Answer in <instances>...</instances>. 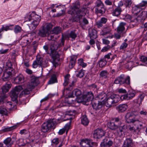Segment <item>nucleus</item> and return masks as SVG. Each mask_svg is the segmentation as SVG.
Here are the masks:
<instances>
[{"mask_svg":"<svg viewBox=\"0 0 147 147\" xmlns=\"http://www.w3.org/2000/svg\"><path fill=\"white\" fill-rule=\"evenodd\" d=\"M50 49L51 51L56 50L59 48L58 42L55 40H52L50 42Z\"/></svg>","mask_w":147,"mask_h":147,"instance_id":"26","label":"nucleus"},{"mask_svg":"<svg viewBox=\"0 0 147 147\" xmlns=\"http://www.w3.org/2000/svg\"><path fill=\"white\" fill-rule=\"evenodd\" d=\"M57 79L56 76L55 75H53L51 77L50 80L48 81V84H51L56 82H57Z\"/></svg>","mask_w":147,"mask_h":147,"instance_id":"39","label":"nucleus"},{"mask_svg":"<svg viewBox=\"0 0 147 147\" xmlns=\"http://www.w3.org/2000/svg\"><path fill=\"white\" fill-rule=\"evenodd\" d=\"M131 16L129 14H127L125 15V18L123 19L126 20H130L132 19Z\"/></svg>","mask_w":147,"mask_h":147,"instance_id":"60","label":"nucleus"},{"mask_svg":"<svg viewBox=\"0 0 147 147\" xmlns=\"http://www.w3.org/2000/svg\"><path fill=\"white\" fill-rule=\"evenodd\" d=\"M138 6L135 5L133 7L132 9V12L134 15L136 16L138 13Z\"/></svg>","mask_w":147,"mask_h":147,"instance_id":"45","label":"nucleus"},{"mask_svg":"<svg viewBox=\"0 0 147 147\" xmlns=\"http://www.w3.org/2000/svg\"><path fill=\"white\" fill-rule=\"evenodd\" d=\"M140 13L138 16V20H140V22L142 24L143 23L144 21L147 18V12L145 11L140 12L139 11Z\"/></svg>","mask_w":147,"mask_h":147,"instance_id":"18","label":"nucleus"},{"mask_svg":"<svg viewBox=\"0 0 147 147\" xmlns=\"http://www.w3.org/2000/svg\"><path fill=\"white\" fill-rule=\"evenodd\" d=\"M52 143L55 144H57L59 143V139L58 138H54L52 141Z\"/></svg>","mask_w":147,"mask_h":147,"instance_id":"62","label":"nucleus"},{"mask_svg":"<svg viewBox=\"0 0 147 147\" xmlns=\"http://www.w3.org/2000/svg\"><path fill=\"white\" fill-rule=\"evenodd\" d=\"M120 96L117 94H113L109 96L105 102V105L107 107H110L119 101Z\"/></svg>","mask_w":147,"mask_h":147,"instance_id":"3","label":"nucleus"},{"mask_svg":"<svg viewBox=\"0 0 147 147\" xmlns=\"http://www.w3.org/2000/svg\"><path fill=\"white\" fill-rule=\"evenodd\" d=\"M0 113L3 115H7V111L5 108L1 107L0 108Z\"/></svg>","mask_w":147,"mask_h":147,"instance_id":"46","label":"nucleus"},{"mask_svg":"<svg viewBox=\"0 0 147 147\" xmlns=\"http://www.w3.org/2000/svg\"><path fill=\"white\" fill-rule=\"evenodd\" d=\"M56 122L52 119H49L44 123L41 125V130L42 132L46 133L50 132L51 129L55 128L54 126Z\"/></svg>","mask_w":147,"mask_h":147,"instance_id":"2","label":"nucleus"},{"mask_svg":"<svg viewBox=\"0 0 147 147\" xmlns=\"http://www.w3.org/2000/svg\"><path fill=\"white\" fill-rule=\"evenodd\" d=\"M49 32L48 30H46L44 28L42 27V29L39 30L38 33V35L41 37H46Z\"/></svg>","mask_w":147,"mask_h":147,"instance_id":"25","label":"nucleus"},{"mask_svg":"<svg viewBox=\"0 0 147 147\" xmlns=\"http://www.w3.org/2000/svg\"><path fill=\"white\" fill-rule=\"evenodd\" d=\"M16 127V125H14L12 127L5 128L4 129L5 131H9L15 129Z\"/></svg>","mask_w":147,"mask_h":147,"instance_id":"55","label":"nucleus"},{"mask_svg":"<svg viewBox=\"0 0 147 147\" xmlns=\"http://www.w3.org/2000/svg\"><path fill=\"white\" fill-rule=\"evenodd\" d=\"M133 145L132 140L131 138H127L125 141L122 147H132Z\"/></svg>","mask_w":147,"mask_h":147,"instance_id":"22","label":"nucleus"},{"mask_svg":"<svg viewBox=\"0 0 147 147\" xmlns=\"http://www.w3.org/2000/svg\"><path fill=\"white\" fill-rule=\"evenodd\" d=\"M11 87V84L10 83H6L2 86L1 89L2 90V94L1 93L0 95H6L5 93L7 92Z\"/></svg>","mask_w":147,"mask_h":147,"instance_id":"16","label":"nucleus"},{"mask_svg":"<svg viewBox=\"0 0 147 147\" xmlns=\"http://www.w3.org/2000/svg\"><path fill=\"white\" fill-rule=\"evenodd\" d=\"M74 97L71 95H69L68 97L65 98V102L69 104H71L74 103V100H72L71 98Z\"/></svg>","mask_w":147,"mask_h":147,"instance_id":"40","label":"nucleus"},{"mask_svg":"<svg viewBox=\"0 0 147 147\" xmlns=\"http://www.w3.org/2000/svg\"><path fill=\"white\" fill-rule=\"evenodd\" d=\"M111 48V47L110 46L108 45L107 46L104 47L101 50V51L102 52H105L107 51Z\"/></svg>","mask_w":147,"mask_h":147,"instance_id":"58","label":"nucleus"},{"mask_svg":"<svg viewBox=\"0 0 147 147\" xmlns=\"http://www.w3.org/2000/svg\"><path fill=\"white\" fill-rule=\"evenodd\" d=\"M105 131L102 129L98 128L94 131V137L95 138H100L105 136Z\"/></svg>","mask_w":147,"mask_h":147,"instance_id":"9","label":"nucleus"},{"mask_svg":"<svg viewBox=\"0 0 147 147\" xmlns=\"http://www.w3.org/2000/svg\"><path fill=\"white\" fill-rule=\"evenodd\" d=\"M127 46V44L125 42H123L121 45L120 47V49H125Z\"/></svg>","mask_w":147,"mask_h":147,"instance_id":"59","label":"nucleus"},{"mask_svg":"<svg viewBox=\"0 0 147 147\" xmlns=\"http://www.w3.org/2000/svg\"><path fill=\"white\" fill-rule=\"evenodd\" d=\"M131 3L132 2L131 0H126L125 3L126 7H130Z\"/></svg>","mask_w":147,"mask_h":147,"instance_id":"56","label":"nucleus"},{"mask_svg":"<svg viewBox=\"0 0 147 147\" xmlns=\"http://www.w3.org/2000/svg\"><path fill=\"white\" fill-rule=\"evenodd\" d=\"M94 8L95 12L97 14H103L105 12L106 9L104 8V5L101 0H97L96 1Z\"/></svg>","mask_w":147,"mask_h":147,"instance_id":"5","label":"nucleus"},{"mask_svg":"<svg viewBox=\"0 0 147 147\" xmlns=\"http://www.w3.org/2000/svg\"><path fill=\"white\" fill-rule=\"evenodd\" d=\"M107 62L105 59L103 58L100 59L99 62V66L100 67H104L106 64Z\"/></svg>","mask_w":147,"mask_h":147,"instance_id":"42","label":"nucleus"},{"mask_svg":"<svg viewBox=\"0 0 147 147\" xmlns=\"http://www.w3.org/2000/svg\"><path fill=\"white\" fill-rule=\"evenodd\" d=\"M93 143L90 140L86 139L85 140L82 141L80 143V144L81 147H92Z\"/></svg>","mask_w":147,"mask_h":147,"instance_id":"17","label":"nucleus"},{"mask_svg":"<svg viewBox=\"0 0 147 147\" xmlns=\"http://www.w3.org/2000/svg\"><path fill=\"white\" fill-rule=\"evenodd\" d=\"M147 5V1H143L141 3H140L138 5V9L139 7H142L144 6Z\"/></svg>","mask_w":147,"mask_h":147,"instance_id":"61","label":"nucleus"},{"mask_svg":"<svg viewBox=\"0 0 147 147\" xmlns=\"http://www.w3.org/2000/svg\"><path fill=\"white\" fill-rule=\"evenodd\" d=\"M80 3L78 2H76L70 7V9L68 11V13L73 16L74 21L80 22L83 17L86 14L87 9L84 7L80 9Z\"/></svg>","mask_w":147,"mask_h":147,"instance_id":"1","label":"nucleus"},{"mask_svg":"<svg viewBox=\"0 0 147 147\" xmlns=\"http://www.w3.org/2000/svg\"><path fill=\"white\" fill-rule=\"evenodd\" d=\"M22 89V86L19 85L16 86L11 91L10 95L12 101H17L18 95Z\"/></svg>","mask_w":147,"mask_h":147,"instance_id":"4","label":"nucleus"},{"mask_svg":"<svg viewBox=\"0 0 147 147\" xmlns=\"http://www.w3.org/2000/svg\"><path fill=\"white\" fill-rule=\"evenodd\" d=\"M70 77V75L69 74H67L65 76L64 82L63 83V85L64 86H66L68 84L69 82V78Z\"/></svg>","mask_w":147,"mask_h":147,"instance_id":"44","label":"nucleus"},{"mask_svg":"<svg viewBox=\"0 0 147 147\" xmlns=\"http://www.w3.org/2000/svg\"><path fill=\"white\" fill-rule=\"evenodd\" d=\"M107 96L106 94L104 92H101L96 97V100H101V101H103V102H104V101L105 99L106 98Z\"/></svg>","mask_w":147,"mask_h":147,"instance_id":"31","label":"nucleus"},{"mask_svg":"<svg viewBox=\"0 0 147 147\" xmlns=\"http://www.w3.org/2000/svg\"><path fill=\"white\" fill-rule=\"evenodd\" d=\"M21 28L19 26H16L14 28V31L16 33H17L21 32Z\"/></svg>","mask_w":147,"mask_h":147,"instance_id":"54","label":"nucleus"},{"mask_svg":"<svg viewBox=\"0 0 147 147\" xmlns=\"http://www.w3.org/2000/svg\"><path fill=\"white\" fill-rule=\"evenodd\" d=\"M12 138L13 139V140H12V139L10 137L7 138L4 140L3 143L8 146V147L11 146L16 140L15 138L13 137Z\"/></svg>","mask_w":147,"mask_h":147,"instance_id":"19","label":"nucleus"},{"mask_svg":"<svg viewBox=\"0 0 147 147\" xmlns=\"http://www.w3.org/2000/svg\"><path fill=\"white\" fill-rule=\"evenodd\" d=\"M84 76L83 70H81L79 71L78 73L76 74V76L80 78H81Z\"/></svg>","mask_w":147,"mask_h":147,"instance_id":"52","label":"nucleus"},{"mask_svg":"<svg viewBox=\"0 0 147 147\" xmlns=\"http://www.w3.org/2000/svg\"><path fill=\"white\" fill-rule=\"evenodd\" d=\"M107 71L106 70L102 71L100 73V77L102 78H106L107 75L108 74Z\"/></svg>","mask_w":147,"mask_h":147,"instance_id":"47","label":"nucleus"},{"mask_svg":"<svg viewBox=\"0 0 147 147\" xmlns=\"http://www.w3.org/2000/svg\"><path fill=\"white\" fill-rule=\"evenodd\" d=\"M61 28L59 27H55L51 31L52 33L57 34L61 32Z\"/></svg>","mask_w":147,"mask_h":147,"instance_id":"41","label":"nucleus"},{"mask_svg":"<svg viewBox=\"0 0 147 147\" xmlns=\"http://www.w3.org/2000/svg\"><path fill=\"white\" fill-rule=\"evenodd\" d=\"M103 101H100L96 100L93 101L92 102V106L93 109L96 110L100 109L104 103V102H103Z\"/></svg>","mask_w":147,"mask_h":147,"instance_id":"8","label":"nucleus"},{"mask_svg":"<svg viewBox=\"0 0 147 147\" xmlns=\"http://www.w3.org/2000/svg\"><path fill=\"white\" fill-rule=\"evenodd\" d=\"M122 10L121 8L117 7L112 12L113 15L114 16H118L119 15Z\"/></svg>","mask_w":147,"mask_h":147,"instance_id":"36","label":"nucleus"},{"mask_svg":"<svg viewBox=\"0 0 147 147\" xmlns=\"http://www.w3.org/2000/svg\"><path fill=\"white\" fill-rule=\"evenodd\" d=\"M129 96V99L132 98V97H134L135 95V94L132 92H129L127 94Z\"/></svg>","mask_w":147,"mask_h":147,"instance_id":"63","label":"nucleus"},{"mask_svg":"<svg viewBox=\"0 0 147 147\" xmlns=\"http://www.w3.org/2000/svg\"><path fill=\"white\" fill-rule=\"evenodd\" d=\"M72 119L71 117H70L69 118V122L68 123L66 124L64 127H63L64 128H65V129L66 130H68L69 129L71 123V120Z\"/></svg>","mask_w":147,"mask_h":147,"instance_id":"51","label":"nucleus"},{"mask_svg":"<svg viewBox=\"0 0 147 147\" xmlns=\"http://www.w3.org/2000/svg\"><path fill=\"white\" fill-rule=\"evenodd\" d=\"M129 98L127 94H124L121 96H120L119 99V101L120 99L123 100H128L129 99Z\"/></svg>","mask_w":147,"mask_h":147,"instance_id":"50","label":"nucleus"},{"mask_svg":"<svg viewBox=\"0 0 147 147\" xmlns=\"http://www.w3.org/2000/svg\"><path fill=\"white\" fill-rule=\"evenodd\" d=\"M14 81L16 84H21L24 82V77L22 74H20L15 78Z\"/></svg>","mask_w":147,"mask_h":147,"instance_id":"20","label":"nucleus"},{"mask_svg":"<svg viewBox=\"0 0 147 147\" xmlns=\"http://www.w3.org/2000/svg\"><path fill=\"white\" fill-rule=\"evenodd\" d=\"M76 60V57L72 56L71 57V59L69 64V67L70 69H72L74 66Z\"/></svg>","mask_w":147,"mask_h":147,"instance_id":"30","label":"nucleus"},{"mask_svg":"<svg viewBox=\"0 0 147 147\" xmlns=\"http://www.w3.org/2000/svg\"><path fill=\"white\" fill-rule=\"evenodd\" d=\"M108 126L109 128L114 131L116 130L118 128V125H116L115 122H110L108 123Z\"/></svg>","mask_w":147,"mask_h":147,"instance_id":"33","label":"nucleus"},{"mask_svg":"<svg viewBox=\"0 0 147 147\" xmlns=\"http://www.w3.org/2000/svg\"><path fill=\"white\" fill-rule=\"evenodd\" d=\"M38 84L39 82L38 79L34 76H33L31 78L30 82H29L28 87L29 89H33Z\"/></svg>","mask_w":147,"mask_h":147,"instance_id":"10","label":"nucleus"},{"mask_svg":"<svg viewBox=\"0 0 147 147\" xmlns=\"http://www.w3.org/2000/svg\"><path fill=\"white\" fill-rule=\"evenodd\" d=\"M126 23L125 22H121L117 28V32L119 34L122 33L125 30V26Z\"/></svg>","mask_w":147,"mask_h":147,"instance_id":"24","label":"nucleus"},{"mask_svg":"<svg viewBox=\"0 0 147 147\" xmlns=\"http://www.w3.org/2000/svg\"><path fill=\"white\" fill-rule=\"evenodd\" d=\"M76 80L75 79L72 82L71 85H70L69 87L67 88L66 89L67 90H71L73 89V87L74 86V84L76 82Z\"/></svg>","mask_w":147,"mask_h":147,"instance_id":"53","label":"nucleus"},{"mask_svg":"<svg viewBox=\"0 0 147 147\" xmlns=\"http://www.w3.org/2000/svg\"><path fill=\"white\" fill-rule=\"evenodd\" d=\"M81 94V92L79 89H76L74 90L72 92L71 96L74 97L75 96L77 97L80 96Z\"/></svg>","mask_w":147,"mask_h":147,"instance_id":"37","label":"nucleus"},{"mask_svg":"<svg viewBox=\"0 0 147 147\" xmlns=\"http://www.w3.org/2000/svg\"><path fill=\"white\" fill-rule=\"evenodd\" d=\"M94 96L92 92H88L86 94H84L83 97V100L86 102H88L92 100L94 98Z\"/></svg>","mask_w":147,"mask_h":147,"instance_id":"13","label":"nucleus"},{"mask_svg":"<svg viewBox=\"0 0 147 147\" xmlns=\"http://www.w3.org/2000/svg\"><path fill=\"white\" fill-rule=\"evenodd\" d=\"M35 19L32 21L31 23L28 24L31 30H32L35 29L39 24L41 20L40 16L35 15Z\"/></svg>","mask_w":147,"mask_h":147,"instance_id":"7","label":"nucleus"},{"mask_svg":"<svg viewBox=\"0 0 147 147\" xmlns=\"http://www.w3.org/2000/svg\"><path fill=\"white\" fill-rule=\"evenodd\" d=\"M127 108V105L124 104L119 105L116 107V109L119 113H121L125 111Z\"/></svg>","mask_w":147,"mask_h":147,"instance_id":"23","label":"nucleus"},{"mask_svg":"<svg viewBox=\"0 0 147 147\" xmlns=\"http://www.w3.org/2000/svg\"><path fill=\"white\" fill-rule=\"evenodd\" d=\"M107 21V19L105 18H102L100 20L96 21L95 24V26L98 28H102L103 25L105 24Z\"/></svg>","mask_w":147,"mask_h":147,"instance_id":"15","label":"nucleus"},{"mask_svg":"<svg viewBox=\"0 0 147 147\" xmlns=\"http://www.w3.org/2000/svg\"><path fill=\"white\" fill-rule=\"evenodd\" d=\"M105 3L107 5L110 6L112 5V2L111 0H106Z\"/></svg>","mask_w":147,"mask_h":147,"instance_id":"64","label":"nucleus"},{"mask_svg":"<svg viewBox=\"0 0 147 147\" xmlns=\"http://www.w3.org/2000/svg\"><path fill=\"white\" fill-rule=\"evenodd\" d=\"M125 130V126L123 125L121 126L118 125V128L116 129L117 132L118 134L120 132H122L124 131Z\"/></svg>","mask_w":147,"mask_h":147,"instance_id":"43","label":"nucleus"},{"mask_svg":"<svg viewBox=\"0 0 147 147\" xmlns=\"http://www.w3.org/2000/svg\"><path fill=\"white\" fill-rule=\"evenodd\" d=\"M78 63L79 65L83 67H86L87 65L86 63H84L83 60L82 59H81L79 60Z\"/></svg>","mask_w":147,"mask_h":147,"instance_id":"48","label":"nucleus"},{"mask_svg":"<svg viewBox=\"0 0 147 147\" xmlns=\"http://www.w3.org/2000/svg\"><path fill=\"white\" fill-rule=\"evenodd\" d=\"M64 35L66 36L67 37L66 39H69V38H71V40L73 41L74 40L75 38L77 37V34L75 32V31H72L68 35L63 34Z\"/></svg>","mask_w":147,"mask_h":147,"instance_id":"27","label":"nucleus"},{"mask_svg":"<svg viewBox=\"0 0 147 147\" xmlns=\"http://www.w3.org/2000/svg\"><path fill=\"white\" fill-rule=\"evenodd\" d=\"M81 123L82 124L84 125H88L89 121L86 115H83L81 117Z\"/></svg>","mask_w":147,"mask_h":147,"instance_id":"38","label":"nucleus"},{"mask_svg":"<svg viewBox=\"0 0 147 147\" xmlns=\"http://www.w3.org/2000/svg\"><path fill=\"white\" fill-rule=\"evenodd\" d=\"M111 29L109 26L104 27L100 32L101 35L104 36L110 33Z\"/></svg>","mask_w":147,"mask_h":147,"instance_id":"29","label":"nucleus"},{"mask_svg":"<svg viewBox=\"0 0 147 147\" xmlns=\"http://www.w3.org/2000/svg\"><path fill=\"white\" fill-rule=\"evenodd\" d=\"M89 35L91 39H96L97 37L96 31L93 28L89 29Z\"/></svg>","mask_w":147,"mask_h":147,"instance_id":"21","label":"nucleus"},{"mask_svg":"<svg viewBox=\"0 0 147 147\" xmlns=\"http://www.w3.org/2000/svg\"><path fill=\"white\" fill-rule=\"evenodd\" d=\"M11 74V73L10 71L4 72L2 77L3 80L4 81H7L9 80V76Z\"/></svg>","mask_w":147,"mask_h":147,"instance_id":"34","label":"nucleus"},{"mask_svg":"<svg viewBox=\"0 0 147 147\" xmlns=\"http://www.w3.org/2000/svg\"><path fill=\"white\" fill-rule=\"evenodd\" d=\"M54 34L52 33L51 34H49V33L47 34L48 35V39L49 40H54L53 39H54Z\"/></svg>","mask_w":147,"mask_h":147,"instance_id":"57","label":"nucleus"},{"mask_svg":"<svg viewBox=\"0 0 147 147\" xmlns=\"http://www.w3.org/2000/svg\"><path fill=\"white\" fill-rule=\"evenodd\" d=\"M67 37L65 35H64L63 34L62 35L61 39L59 40V42H58V46L59 48L64 46L65 40L67 39L66 38Z\"/></svg>","mask_w":147,"mask_h":147,"instance_id":"28","label":"nucleus"},{"mask_svg":"<svg viewBox=\"0 0 147 147\" xmlns=\"http://www.w3.org/2000/svg\"><path fill=\"white\" fill-rule=\"evenodd\" d=\"M114 82L116 84H120L125 83L127 84H129L130 83V78L129 76H127L125 78H124V76L121 75L119 77L117 78L115 80Z\"/></svg>","mask_w":147,"mask_h":147,"instance_id":"6","label":"nucleus"},{"mask_svg":"<svg viewBox=\"0 0 147 147\" xmlns=\"http://www.w3.org/2000/svg\"><path fill=\"white\" fill-rule=\"evenodd\" d=\"M113 144V142L110 140V138L109 137H106L103 140L100 145L101 147H110L112 146Z\"/></svg>","mask_w":147,"mask_h":147,"instance_id":"11","label":"nucleus"},{"mask_svg":"<svg viewBox=\"0 0 147 147\" xmlns=\"http://www.w3.org/2000/svg\"><path fill=\"white\" fill-rule=\"evenodd\" d=\"M51 53L50 54V55L51 56L53 60H55L59 58L60 55L59 54L58 52L55 50L51 51Z\"/></svg>","mask_w":147,"mask_h":147,"instance_id":"32","label":"nucleus"},{"mask_svg":"<svg viewBox=\"0 0 147 147\" xmlns=\"http://www.w3.org/2000/svg\"><path fill=\"white\" fill-rule=\"evenodd\" d=\"M140 61L147 64V57L144 56H142L140 57Z\"/></svg>","mask_w":147,"mask_h":147,"instance_id":"49","label":"nucleus"},{"mask_svg":"<svg viewBox=\"0 0 147 147\" xmlns=\"http://www.w3.org/2000/svg\"><path fill=\"white\" fill-rule=\"evenodd\" d=\"M125 118L126 122L128 123H134L137 121V119L134 118L132 114L130 112L127 113L126 114Z\"/></svg>","mask_w":147,"mask_h":147,"instance_id":"14","label":"nucleus"},{"mask_svg":"<svg viewBox=\"0 0 147 147\" xmlns=\"http://www.w3.org/2000/svg\"><path fill=\"white\" fill-rule=\"evenodd\" d=\"M53 26L52 24L51 23H45L42 27L46 30H48V32H49L50 30L52 28Z\"/></svg>","mask_w":147,"mask_h":147,"instance_id":"35","label":"nucleus"},{"mask_svg":"<svg viewBox=\"0 0 147 147\" xmlns=\"http://www.w3.org/2000/svg\"><path fill=\"white\" fill-rule=\"evenodd\" d=\"M43 62L42 58L40 57V56H37L36 57V60L33 63V67L35 68H37L38 65L42 67L43 66Z\"/></svg>","mask_w":147,"mask_h":147,"instance_id":"12","label":"nucleus"}]
</instances>
